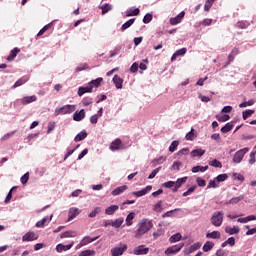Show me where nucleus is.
<instances>
[{"label":"nucleus","instance_id":"obj_19","mask_svg":"<svg viewBox=\"0 0 256 256\" xmlns=\"http://www.w3.org/2000/svg\"><path fill=\"white\" fill-rule=\"evenodd\" d=\"M239 226H226L225 227V233H227L228 235H237L239 234Z\"/></svg>","mask_w":256,"mask_h":256},{"label":"nucleus","instance_id":"obj_43","mask_svg":"<svg viewBox=\"0 0 256 256\" xmlns=\"http://www.w3.org/2000/svg\"><path fill=\"white\" fill-rule=\"evenodd\" d=\"M162 205H163V201H158L154 207H153V211H155L156 213H161L163 211V208H162Z\"/></svg>","mask_w":256,"mask_h":256},{"label":"nucleus","instance_id":"obj_3","mask_svg":"<svg viewBox=\"0 0 256 256\" xmlns=\"http://www.w3.org/2000/svg\"><path fill=\"white\" fill-rule=\"evenodd\" d=\"M76 107L75 105H64L62 107L55 108L54 115L55 117H59V115H71L73 111H75Z\"/></svg>","mask_w":256,"mask_h":256},{"label":"nucleus","instance_id":"obj_8","mask_svg":"<svg viewBox=\"0 0 256 256\" xmlns=\"http://www.w3.org/2000/svg\"><path fill=\"white\" fill-rule=\"evenodd\" d=\"M38 239H39V235H37V233H35L34 231H29L22 236L23 242L37 241Z\"/></svg>","mask_w":256,"mask_h":256},{"label":"nucleus","instance_id":"obj_36","mask_svg":"<svg viewBox=\"0 0 256 256\" xmlns=\"http://www.w3.org/2000/svg\"><path fill=\"white\" fill-rule=\"evenodd\" d=\"M133 23H135V18H132V19L128 20L127 22H125L121 26L120 31H125V30L129 29V27H131V25H133Z\"/></svg>","mask_w":256,"mask_h":256},{"label":"nucleus","instance_id":"obj_12","mask_svg":"<svg viewBox=\"0 0 256 256\" xmlns=\"http://www.w3.org/2000/svg\"><path fill=\"white\" fill-rule=\"evenodd\" d=\"M112 151H121L123 149V143L121 142V139H115L109 147Z\"/></svg>","mask_w":256,"mask_h":256},{"label":"nucleus","instance_id":"obj_2","mask_svg":"<svg viewBox=\"0 0 256 256\" xmlns=\"http://www.w3.org/2000/svg\"><path fill=\"white\" fill-rule=\"evenodd\" d=\"M223 219H225V213L223 211H216L212 213L210 223L213 227H221L223 225Z\"/></svg>","mask_w":256,"mask_h":256},{"label":"nucleus","instance_id":"obj_39","mask_svg":"<svg viewBox=\"0 0 256 256\" xmlns=\"http://www.w3.org/2000/svg\"><path fill=\"white\" fill-rule=\"evenodd\" d=\"M233 130V124L231 122H228L225 124L224 127L221 128V133H229V131Z\"/></svg>","mask_w":256,"mask_h":256},{"label":"nucleus","instance_id":"obj_50","mask_svg":"<svg viewBox=\"0 0 256 256\" xmlns=\"http://www.w3.org/2000/svg\"><path fill=\"white\" fill-rule=\"evenodd\" d=\"M163 235H165V230L161 228L153 233L154 239H159V237H163Z\"/></svg>","mask_w":256,"mask_h":256},{"label":"nucleus","instance_id":"obj_7","mask_svg":"<svg viewBox=\"0 0 256 256\" xmlns=\"http://www.w3.org/2000/svg\"><path fill=\"white\" fill-rule=\"evenodd\" d=\"M99 237L91 238L90 236H85L82 238L80 243L77 244L76 249H81V247H85L86 245H89V243H93V241H97Z\"/></svg>","mask_w":256,"mask_h":256},{"label":"nucleus","instance_id":"obj_28","mask_svg":"<svg viewBox=\"0 0 256 256\" xmlns=\"http://www.w3.org/2000/svg\"><path fill=\"white\" fill-rule=\"evenodd\" d=\"M119 210L118 205H111L105 209V214L106 215H114L115 211Z\"/></svg>","mask_w":256,"mask_h":256},{"label":"nucleus","instance_id":"obj_15","mask_svg":"<svg viewBox=\"0 0 256 256\" xmlns=\"http://www.w3.org/2000/svg\"><path fill=\"white\" fill-rule=\"evenodd\" d=\"M53 219V215H50V217L46 216L44 217L42 220L36 222V227H38V229H41L43 227H45V223H50V221H52Z\"/></svg>","mask_w":256,"mask_h":256},{"label":"nucleus","instance_id":"obj_56","mask_svg":"<svg viewBox=\"0 0 256 256\" xmlns=\"http://www.w3.org/2000/svg\"><path fill=\"white\" fill-rule=\"evenodd\" d=\"M151 21H153V15L152 14H146L143 18V23H145V25H147V23H151Z\"/></svg>","mask_w":256,"mask_h":256},{"label":"nucleus","instance_id":"obj_49","mask_svg":"<svg viewBox=\"0 0 256 256\" xmlns=\"http://www.w3.org/2000/svg\"><path fill=\"white\" fill-rule=\"evenodd\" d=\"M214 179L217 180L218 183H223V181H227V179H229V176H227V174H219Z\"/></svg>","mask_w":256,"mask_h":256},{"label":"nucleus","instance_id":"obj_48","mask_svg":"<svg viewBox=\"0 0 256 256\" xmlns=\"http://www.w3.org/2000/svg\"><path fill=\"white\" fill-rule=\"evenodd\" d=\"M253 113H255V110H250V109L245 110L244 112H242V117H243L244 121L246 119H249V117H251V115H253Z\"/></svg>","mask_w":256,"mask_h":256},{"label":"nucleus","instance_id":"obj_32","mask_svg":"<svg viewBox=\"0 0 256 256\" xmlns=\"http://www.w3.org/2000/svg\"><path fill=\"white\" fill-rule=\"evenodd\" d=\"M101 83H103V78L98 77V78L90 81L88 84L93 89V87H96V88L99 87V85H101Z\"/></svg>","mask_w":256,"mask_h":256},{"label":"nucleus","instance_id":"obj_21","mask_svg":"<svg viewBox=\"0 0 256 256\" xmlns=\"http://www.w3.org/2000/svg\"><path fill=\"white\" fill-rule=\"evenodd\" d=\"M79 215V208L72 207L69 209V214H68V221H73L75 217Z\"/></svg>","mask_w":256,"mask_h":256},{"label":"nucleus","instance_id":"obj_52","mask_svg":"<svg viewBox=\"0 0 256 256\" xmlns=\"http://www.w3.org/2000/svg\"><path fill=\"white\" fill-rule=\"evenodd\" d=\"M213 3H215V0H207L204 5V11H209L213 7Z\"/></svg>","mask_w":256,"mask_h":256},{"label":"nucleus","instance_id":"obj_35","mask_svg":"<svg viewBox=\"0 0 256 256\" xmlns=\"http://www.w3.org/2000/svg\"><path fill=\"white\" fill-rule=\"evenodd\" d=\"M61 239H67L69 237H77V232L75 231H66L60 235Z\"/></svg>","mask_w":256,"mask_h":256},{"label":"nucleus","instance_id":"obj_27","mask_svg":"<svg viewBox=\"0 0 256 256\" xmlns=\"http://www.w3.org/2000/svg\"><path fill=\"white\" fill-rule=\"evenodd\" d=\"M125 222V219L123 217L117 218L116 220L112 221L111 227H114L115 229H119Z\"/></svg>","mask_w":256,"mask_h":256},{"label":"nucleus","instance_id":"obj_22","mask_svg":"<svg viewBox=\"0 0 256 256\" xmlns=\"http://www.w3.org/2000/svg\"><path fill=\"white\" fill-rule=\"evenodd\" d=\"M185 53H187V48H181L179 50H177L171 57V61H175L177 59V57H183V55H185Z\"/></svg>","mask_w":256,"mask_h":256},{"label":"nucleus","instance_id":"obj_1","mask_svg":"<svg viewBox=\"0 0 256 256\" xmlns=\"http://www.w3.org/2000/svg\"><path fill=\"white\" fill-rule=\"evenodd\" d=\"M151 229H153V222H151L147 218H144L140 220L139 223L137 224V229L135 231L134 237L136 239H141V237H143V235H145L146 233H149Z\"/></svg>","mask_w":256,"mask_h":256},{"label":"nucleus","instance_id":"obj_34","mask_svg":"<svg viewBox=\"0 0 256 256\" xmlns=\"http://www.w3.org/2000/svg\"><path fill=\"white\" fill-rule=\"evenodd\" d=\"M213 247H215V243L211 242V241H207L204 245L202 250L204 251V253H209V251H211V249H213Z\"/></svg>","mask_w":256,"mask_h":256},{"label":"nucleus","instance_id":"obj_25","mask_svg":"<svg viewBox=\"0 0 256 256\" xmlns=\"http://www.w3.org/2000/svg\"><path fill=\"white\" fill-rule=\"evenodd\" d=\"M207 239H221V232L220 231H212L206 233Z\"/></svg>","mask_w":256,"mask_h":256},{"label":"nucleus","instance_id":"obj_62","mask_svg":"<svg viewBox=\"0 0 256 256\" xmlns=\"http://www.w3.org/2000/svg\"><path fill=\"white\" fill-rule=\"evenodd\" d=\"M175 211H181V209L180 208H176V209H174V210H170V211H168V212H166L165 214H163V218H165V217H173V213H175Z\"/></svg>","mask_w":256,"mask_h":256},{"label":"nucleus","instance_id":"obj_64","mask_svg":"<svg viewBox=\"0 0 256 256\" xmlns=\"http://www.w3.org/2000/svg\"><path fill=\"white\" fill-rule=\"evenodd\" d=\"M255 155H256V151L255 150H253L251 153H250V159H249V163H250V165H254V163H255Z\"/></svg>","mask_w":256,"mask_h":256},{"label":"nucleus","instance_id":"obj_41","mask_svg":"<svg viewBox=\"0 0 256 256\" xmlns=\"http://www.w3.org/2000/svg\"><path fill=\"white\" fill-rule=\"evenodd\" d=\"M194 131L195 129L192 128L191 131L186 134V141H194V139L197 137Z\"/></svg>","mask_w":256,"mask_h":256},{"label":"nucleus","instance_id":"obj_30","mask_svg":"<svg viewBox=\"0 0 256 256\" xmlns=\"http://www.w3.org/2000/svg\"><path fill=\"white\" fill-rule=\"evenodd\" d=\"M191 157H203L205 155L204 149H195L190 153Z\"/></svg>","mask_w":256,"mask_h":256},{"label":"nucleus","instance_id":"obj_61","mask_svg":"<svg viewBox=\"0 0 256 256\" xmlns=\"http://www.w3.org/2000/svg\"><path fill=\"white\" fill-rule=\"evenodd\" d=\"M196 183H197L198 187H205V185H207L205 180L202 179L201 177L196 178Z\"/></svg>","mask_w":256,"mask_h":256},{"label":"nucleus","instance_id":"obj_4","mask_svg":"<svg viewBox=\"0 0 256 256\" xmlns=\"http://www.w3.org/2000/svg\"><path fill=\"white\" fill-rule=\"evenodd\" d=\"M127 251V244L120 242L118 246L111 248L110 254L112 256H121Z\"/></svg>","mask_w":256,"mask_h":256},{"label":"nucleus","instance_id":"obj_63","mask_svg":"<svg viewBox=\"0 0 256 256\" xmlns=\"http://www.w3.org/2000/svg\"><path fill=\"white\" fill-rule=\"evenodd\" d=\"M15 135V131H12L10 133H6L2 138L1 141H7L8 139H11Z\"/></svg>","mask_w":256,"mask_h":256},{"label":"nucleus","instance_id":"obj_51","mask_svg":"<svg viewBox=\"0 0 256 256\" xmlns=\"http://www.w3.org/2000/svg\"><path fill=\"white\" fill-rule=\"evenodd\" d=\"M25 83H27V78H21L14 83L13 88L17 89V87H21V85H23Z\"/></svg>","mask_w":256,"mask_h":256},{"label":"nucleus","instance_id":"obj_14","mask_svg":"<svg viewBox=\"0 0 256 256\" xmlns=\"http://www.w3.org/2000/svg\"><path fill=\"white\" fill-rule=\"evenodd\" d=\"M35 101H37V96L36 95H32V96H25L20 100V103H22V105H29V103H35Z\"/></svg>","mask_w":256,"mask_h":256},{"label":"nucleus","instance_id":"obj_10","mask_svg":"<svg viewBox=\"0 0 256 256\" xmlns=\"http://www.w3.org/2000/svg\"><path fill=\"white\" fill-rule=\"evenodd\" d=\"M185 17V11L180 12L177 16L170 18V25H179Z\"/></svg>","mask_w":256,"mask_h":256},{"label":"nucleus","instance_id":"obj_60","mask_svg":"<svg viewBox=\"0 0 256 256\" xmlns=\"http://www.w3.org/2000/svg\"><path fill=\"white\" fill-rule=\"evenodd\" d=\"M21 184L25 185L27 184V181H29V172L25 173L21 178H20Z\"/></svg>","mask_w":256,"mask_h":256},{"label":"nucleus","instance_id":"obj_18","mask_svg":"<svg viewBox=\"0 0 256 256\" xmlns=\"http://www.w3.org/2000/svg\"><path fill=\"white\" fill-rule=\"evenodd\" d=\"M112 82L116 89H123V78L119 77V75H114Z\"/></svg>","mask_w":256,"mask_h":256},{"label":"nucleus","instance_id":"obj_59","mask_svg":"<svg viewBox=\"0 0 256 256\" xmlns=\"http://www.w3.org/2000/svg\"><path fill=\"white\" fill-rule=\"evenodd\" d=\"M178 157H183V155H189V148H183L177 152Z\"/></svg>","mask_w":256,"mask_h":256},{"label":"nucleus","instance_id":"obj_17","mask_svg":"<svg viewBox=\"0 0 256 256\" xmlns=\"http://www.w3.org/2000/svg\"><path fill=\"white\" fill-rule=\"evenodd\" d=\"M92 92H93V88L91 87L90 84H88L86 87L78 88L79 97H83V95H85V93H92Z\"/></svg>","mask_w":256,"mask_h":256},{"label":"nucleus","instance_id":"obj_13","mask_svg":"<svg viewBox=\"0 0 256 256\" xmlns=\"http://www.w3.org/2000/svg\"><path fill=\"white\" fill-rule=\"evenodd\" d=\"M73 245H75V242H72L67 245L58 244L56 246V251H57V253H63V251H69V249H71L73 247Z\"/></svg>","mask_w":256,"mask_h":256},{"label":"nucleus","instance_id":"obj_26","mask_svg":"<svg viewBox=\"0 0 256 256\" xmlns=\"http://www.w3.org/2000/svg\"><path fill=\"white\" fill-rule=\"evenodd\" d=\"M84 139H87V131L86 130H82L80 133H78L75 136L74 141L77 143L79 141H83Z\"/></svg>","mask_w":256,"mask_h":256},{"label":"nucleus","instance_id":"obj_46","mask_svg":"<svg viewBox=\"0 0 256 256\" xmlns=\"http://www.w3.org/2000/svg\"><path fill=\"white\" fill-rule=\"evenodd\" d=\"M210 167H217L218 169H221V167H223V164L221 163V161L214 159L212 161L209 162Z\"/></svg>","mask_w":256,"mask_h":256},{"label":"nucleus","instance_id":"obj_54","mask_svg":"<svg viewBox=\"0 0 256 256\" xmlns=\"http://www.w3.org/2000/svg\"><path fill=\"white\" fill-rule=\"evenodd\" d=\"M102 15H105V13H109L111 11V5L110 4H103L101 6Z\"/></svg>","mask_w":256,"mask_h":256},{"label":"nucleus","instance_id":"obj_37","mask_svg":"<svg viewBox=\"0 0 256 256\" xmlns=\"http://www.w3.org/2000/svg\"><path fill=\"white\" fill-rule=\"evenodd\" d=\"M181 239H182L181 233H176V234H173L169 238V242L170 243H177V242L181 241Z\"/></svg>","mask_w":256,"mask_h":256},{"label":"nucleus","instance_id":"obj_33","mask_svg":"<svg viewBox=\"0 0 256 256\" xmlns=\"http://www.w3.org/2000/svg\"><path fill=\"white\" fill-rule=\"evenodd\" d=\"M133 219H135V212H130L125 220L127 227H131V225H133Z\"/></svg>","mask_w":256,"mask_h":256},{"label":"nucleus","instance_id":"obj_45","mask_svg":"<svg viewBox=\"0 0 256 256\" xmlns=\"http://www.w3.org/2000/svg\"><path fill=\"white\" fill-rule=\"evenodd\" d=\"M216 119H217V121H220L221 123H225V121H229V119H231V117L228 114H224V115H217Z\"/></svg>","mask_w":256,"mask_h":256},{"label":"nucleus","instance_id":"obj_38","mask_svg":"<svg viewBox=\"0 0 256 256\" xmlns=\"http://www.w3.org/2000/svg\"><path fill=\"white\" fill-rule=\"evenodd\" d=\"M21 51L19 48H14L11 50L10 55L7 57L8 61H13L17 57V54Z\"/></svg>","mask_w":256,"mask_h":256},{"label":"nucleus","instance_id":"obj_5","mask_svg":"<svg viewBox=\"0 0 256 256\" xmlns=\"http://www.w3.org/2000/svg\"><path fill=\"white\" fill-rule=\"evenodd\" d=\"M249 153V148H243L238 150L233 156V163H241L245 154Z\"/></svg>","mask_w":256,"mask_h":256},{"label":"nucleus","instance_id":"obj_57","mask_svg":"<svg viewBox=\"0 0 256 256\" xmlns=\"http://www.w3.org/2000/svg\"><path fill=\"white\" fill-rule=\"evenodd\" d=\"M166 189H175V181H168L163 184Z\"/></svg>","mask_w":256,"mask_h":256},{"label":"nucleus","instance_id":"obj_9","mask_svg":"<svg viewBox=\"0 0 256 256\" xmlns=\"http://www.w3.org/2000/svg\"><path fill=\"white\" fill-rule=\"evenodd\" d=\"M147 253H149V247L145 245H139L133 250L134 255H147Z\"/></svg>","mask_w":256,"mask_h":256},{"label":"nucleus","instance_id":"obj_44","mask_svg":"<svg viewBox=\"0 0 256 256\" xmlns=\"http://www.w3.org/2000/svg\"><path fill=\"white\" fill-rule=\"evenodd\" d=\"M198 249H201V243L200 242L192 244L189 247V253H195V251H197Z\"/></svg>","mask_w":256,"mask_h":256},{"label":"nucleus","instance_id":"obj_53","mask_svg":"<svg viewBox=\"0 0 256 256\" xmlns=\"http://www.w3.org/2000/svg\"><path fill=\"white\" fill-rule=\"evenodd\" d=\"M101 213V207H96L89 215L88 217L93 218L97 217Z\"/></svg>","mask_w":256,"mask_h":256},{"label":"nucleus","instance_id":"obj_20","mask_svg":"<svg viewBox=\"0 0 256 256\" xmlns=\"http://www.w3.org/2000/svg\"><path fill=\"white\" fill-rule=\"evenodd\" d=\"M85 119V110L81 109L80 111H76L73 114V120L74 121H83Z\"/></svg>","mask_w":256,"mask_h":256},{"label":"nucleus","instance_id":"obj_47","mask_svg":"<svg viewBox=\"0 0 256 256\" xmlns=\"http://www.w3.org/2000/svg\"><path fill=\"white\" fill-rule=\"evenodd\" d=\"M79 256H95V250H84L79 253Z\"/></svg>","mask_w":256,"mask_h":256},{"label":"nucleus","instance_id":"obj_6","mask_svg":"<svg viewBox=\"0 0 256 256\" xmlns=\"http://www.w3.org/2000/svg\"><path fill=\"white\" fill-rule=\"evenodd\" d=\"M184 245H185L184 243H179L174 246L168 247L165 250V255H176V253H179V251L183 249Z\"/></svg>","mask_w":256,"mask_h":256},{"label":"nucleus","instance_id":"obj_42","mask_svg":"<svg viewBox=\"0 0 256 256\" xmlns=\"http://www.w3.org/2000/svg\"><path fill=\"white\" fill-rule=\"evenodd\" d=\"M177 147H179V141L174 140L169 146L170 153H175V151H177Z\"/></svg>","mask_w":256,"mask_h":256},{"label":"nucleus","instance_id":"obj_31","mask_svg":"<svg viewBox=\"0 0 256 256\" xmlns=\"http://www.w3.org/2000/svg\"><path fill=\"white\" fill-rule=\"evenodd\" d=\"M207 169H209V166H194L192 167L191 171L192 173H205V171H207Z\"/></svg>","mask_w":256,"mask_h":256},{"label":"nucleus","instance_id":"obj_29","mask_svg":"<svg viewBox=\"0 0 256 256\" xmlns=\"http://www.w3.org/2000/svg\"><path fill=\"white\" fill-rule=\"evenodd\" d=\"M140 10L139 8H130L126 10V17H133L139 15Z\"/></svg>","mask_w":256,"mask_h":256},{"label":"nucleus","instance_id":"obj_11","mask_svg":"<svg viewBox=\"0 0 256 256\" xmlns=\"http://www.w3.org/2000/svg\"><path fill=\"white\" fill-rule=\"evenodd\" d=\"M151 189H153V186L148 185L140 191L132 192V195H134V197H145L147 193H150Z\"/></svg>","mask_w":256,"mask_h":256},{"label":"nucleus","instance_id":"obj_24","mask_svg":"<svg viewBox=\"0 0 256 256\" xmlns=\"http://www.w3.org/2000/svg\"><path fill=\"white\" fill-rule=\"evenodd\" d=\"M245 199V195H240L238 197H233L229 201L226 202V205H237L240 201H243Z\"/></svg>","mask_w":256,"mask_h":256},{"label":"nucleus","instance_id":"obj_58","mask_svg":"<svg viewBox=\"0 0 256 256\" xmlns=\"http://www.w3.org/2000/svg\"><path fill=\"white\" fill-rule=\"evenodd\" d=\"M159 171H161V167L154 169L151 172V174L148 176V179H155V177L157 176V173H159Z\"/></svg>","mask_w":256,"mask_h":256},{"label":"nucleus","instance_id":"obj_16","mask_svg":"<svg viewBox=\"0 0 256 256\" xmlns=\"http://www.w3.org/2000/svg\"><path fill=\"white\" fill-rule=\"evenodd\" d=\"M184 183H187V176L178 178L177 181H174L173 191L177 192L179 190V188L181 187V185H183Z\"/></svg>","mask_w":256,"mask_h":256},{"label":"nucleus","instance_id":"obj_23","mask_svg":"<svg viewBox=\"0 0 256 256\" xmlns=\"http://www.w3.org/2000/svg\"><path fill=\"white\" fill-rule=\"evenodd\" d=\"M127 189H128L127 185L119 186L112 191V195L114 197H117V195H121V193H125V191H127Z\"/></svg>","mask_w":256,"mask_h":256},{"label":"nucleus","instance_id":"obj_40","mask_svg":"<svg viewBox=\"0 0 256 256\" xmlns=\"http://www.w3.org/2000/svg\"><path fill=\"white\" fill-rule=\"evenodd\" d=\"M217 187H219V183L217 182V180L215 178L213 180H209L207 189H217Z\"/></svg>","mask_w":256,"mask_h":256},{"label":"nucleus","instance_id":"obj_55","mask_svg":"<svg viewBox=\"0 0 256 256\" xmlns=\"http://www.w3.org/2000/svg\"><path fill=\"white\" fill-rule=\"evenodd\" d=\"M181 165L182 163L180 161H175L171 166L172 171H180Z\"/></svg>","mask_w":256,"mask_h":256}]
</instances>
